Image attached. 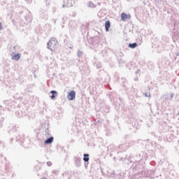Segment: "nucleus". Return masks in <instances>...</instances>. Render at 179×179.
Instances as JSON below:
<instances>
[{
	"instance_id": "f257e3e1",
	"label": "nucleus",
	"mask_w": 179,
	"mask_h": 179,
	"mask_svg": "<svg viewBox=\"0 0 179 179\" xmlns=\"http://www.w3.org/2000/svg\"><path fill=\"white\" fill-rule=\"evenodd\" d=\"M57 44H58V41L56 38H52L48 43V48H49V50H51V51H54V50L57 48Z\"/></svg>"
},
{
	"instance_id": "f03ea898",
	"label": "nucleus",
	"mask_w": 179,
	"mask_h": 179,
	"mask_svg": "<svg viewBox=\"0 0 179 179\" xmlns=\"http://www.w3.org/2000/svg\"><path fill=\"white\" fill-rule=\"evenodd\" d=\"M75 97H76V92L74 90L69 92L67 95L68 100H70V101L75 100Z\"/></svg>"
},
{
	"instance_id": "7ed1b4c3",
	"label": "nucleus",
	"mask_w": 179,
	"mask_h": 179,
	"mask_svg": "<svg viewBox=\"0 0 179 179\" xmlns=\"http://www.w3.org/2000/svg\"><path fill=\"white\" fill-rule=\"evenodd\" d=\"M73 5V0H64V6L71 8Z\"/></svg>"
},
{
	"instance_id": "20e7f679",
	"label": "nucleus",
	"mask_w": 179,
	"mask_h": 179,
	"mask_svg": "<svg viewBox=\"0 0 179 179\" xmlns=\"http://www.w3.org/2000/svg\"><path fill=\"white\" fill-rule=\"evenodd\" d=\"M121 19H122V22H125V21L128 20V19H131V15L127 14L125 13H122L121 14Z\"/></svg>"
},
{
	"instance_id": "39448f33",
	"label": "nucleus",
	"mask_w": 179,
	"mask_h": 179,
	"mask_svg": "<svg viewBox=\"0 0 179 179\" xmlns=\"http://www.w3.org/2000/svg\"><path fill=\"white\" fill-rule=\"evenodd\" d=\"M111 26V24L110 23V20H108L105 22V29L106 31H108V29H110Z\"/></svg>"
},
{
	"instance_id": "423d86ee",
	"label": "nucleus",
	"mask_w": 179,
	"mask_h": 179,
	"mask_svg": "<svg viewBox=\"0 0 179 179\" xmlns=\"http://www.w3.org/2000/svg\"><path fill=\"white\" fill-rule=\"evenodd\" d=\"M53 141H54V137H50L45 141V144L50 145V143H52Z\"/></svg>"
},
{
	"instance_id": "0eeeda50",
	"label": "nucleus",
	"mask_w": 179,
	"mask_h": 179,
	"mask_svg": "<svg viewBox=\"0 0 179 179\" xmlns=\"http://www.w3.org/2000/svg\"><path fill=\"white\" fill-rule=\"evenodd\" d=\"M12 59L15 61H19L20 59V54H15L13 56Z\"/></svg>"
},
{
	"instance_id": "6e6552de",
	"label": "nucleus",
	"mask_w": 179,
	"mask_h": 179,
	"mask_svg": "<svg viewBox=\"0 0 179 179\" xmlns=\"http://www.w3.org/2000/svg\"><path fill=\"white\" fill-rule=\"evenodd\" d=\"M84 162H89V154H84Z\"/></svg>"
},
{
	"instance_id": "1a4fd4ad",
	"label": "nucleus",
	"mask_w": 179,
	"mask_h": 179,
	"mask_svg": "<svg viewBox=\"0 0 179 179\" xmlns=\"http://www.w3.org/2000/svg\"><path fill=\"white\" fill-rule=\"evenodd\" d=\"M137 46H138V44H136V43L129 44V47L130 48H135Z\"/></svg>"
},
{
	"instance_id": "9d476101",
	"label": "nucleus",
	"mask_w": 179,
	"mask_h": 179,
	"mask_svg": "<svg viewBox=\"0 0 179 179\" xmlns=\"http://www.w3.org/2000/svg\"><path fill=\"white\" fill-rule=\"evenodd\" d=\"M50 93H52V96H50L51 99H54L55 97V96H57V91H51Z\"/></svg>"
},
{
	"instance_id": "9b49d317",
	"label": "nucleus",
	"mask_w": 179,
	"mask_h": 179,
	"mask_svg": "<svg viewBox=\"0 0 179 179\" xmlns=\"http://www.w3.org/2000/svg\"><path fill=\"white\" fill-rule=\"evenodd\" d=\"M3 27H2V22H0V30H2Z\"/></svg>"
},
{
	"instance_id": "f8f14e48",
	"label": "nucleus",
	"mask_w": 179,
	"mask_h": 179,
	"mask_svg": "<svg viewBox=\"0 0 179 179\" xmlns=\"http://www.w3.org/2000/svg\"><path fill=\"white\" fill-rule=\"evenodd\" d=\"M47 164H48V166H51V164H52L51 162H48Z\"/></svg>"
}]
</instances>
